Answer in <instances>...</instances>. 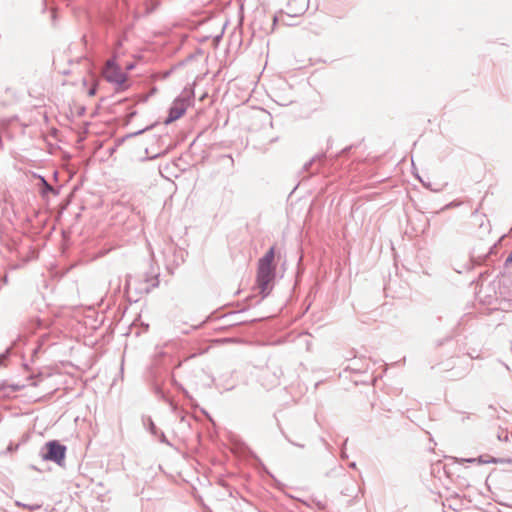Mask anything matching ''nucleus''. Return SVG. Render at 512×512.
Returning <instances> with one entry per match:
<instances>
[{
    "mask_svg": "<svg viewBox=\"0 0 512 512\" xmlns=\"http://www.w3.org/2000/svg\"><path fill=\"white\" fill-rule=\"evenodd\" d=\"M275 247L272 246L267 253L258 260L256 284L263 296L269 293V285L275 278L276 265L274 263Z\"/></svg>",
    "mask_w": 512,
    "mask_h": 512,
    "instance_id": "nucleus-1",
    "label": "nucleus"
},
{
    "mask_svg": "<svg viewBox=\"0 0 512 512\" xmlns=\"http://www.w3.org/2000/svg\"><path fill=\"white\" fill-rule=\"evenodd\" d=\"M188 107V101L183 98L175 99L172 106L169 109V116L164 121L165 124H170L179 118H181L186 112Z\"/></svg>",
    "mask_w": 512,
    "mask_h": 512,
    "instance_id": "nucleus-4",
    "label": "nucleus"
},
{
    "mask_svg": "<svg viewBox=\"0 0 512 512\" xmlns=\"http://www.w3.org/2000/svg\"><path fill=\"white\" fill-rule=\"evenodd\" d=\"M469 462H478L480 464L498 463L499 460L491 456H480L478 459H470Z\"/></svg>",
    "mask_w": 512,
    "mask_h": 512,
    "instance_id": "nucleus-6",
    "label": "nucleus"
},
{
    "mask_svg": "<svg viewBox=\"0 0 512 512\" xmlns=\"http://www.w3.org/2000/svg\"><path fill=\"white\" fill-rule=\"evenodd\" d=\"M306 8V0H288L287 13L290 16H299L305 12Z\"/></svg>",
    "mask_w": 512,
    "mask_h": 512,
    "instance_id": "nucleus-5",
    "label": "nucleus"
},
{
    "mask_svg": "<svg viewBox=\"0 0 512 512\" xmlns=\"http://www.w3.org/2000/svg\"><path fill=\"white\" fill-rule=\"evenodd\" d=\"M46 453L43 455L44 460L53 461L61 465L65 460L66 447L58 441H49L45 444Z\"/></svg>",
    "mask_w": 512,
    "mask_h": 512,
    "instance_id": "nucleus-3",
    "label": "nucleus"
},
{
    "mask_svg": "<svg viewBox=\"0 0 512 512\" xmlns=\"http://www.w3.org/2000/svg\"><path fill=\"white\" fill-rule=\"evenodd\" d=\"M96 93V84L93 85V87L88 91L89 96H94Z\"/></svg>",
    "mask_w": 512,
    "mask_h": 512,
    "instance_id": "nucleus-7",
    "label": "nucleus"
},
{
    "mask_svg": "<svg viewBox=\"0 0 512 512\" xmlns=\"http://www.w3.org/2000/svg\"><path fill=\"white\" fill-rule=\"evenodd\" d=\"M102 74L105 80L114 84L118 88L126 89L128 87L126 73L122 71L114 60H108L106 62Z\"/></svg>",
    "mask_w": 512,
    "mask_h": 512,
    "instance_id": "nucleus-2",
    "label": "nucleus"
}]
</instances>
